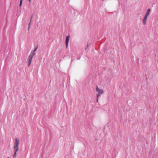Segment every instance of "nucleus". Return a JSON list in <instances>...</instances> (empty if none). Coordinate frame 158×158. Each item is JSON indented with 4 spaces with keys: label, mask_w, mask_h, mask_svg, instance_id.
Wrapping results in <instances>:
<instances>
[{
    "label": "nucleus",
    "mask_w": 158,
    "mask_h": 158,
    "mask_svg": "<svg viewBox=\"0 0 158 158\" xmlns=\"http://www.w3.org/2000/svg\"><path fill=\"white\" fill-rule=\"evenodd\" d=\"M38 46L35 47L33 51H31V53L28 58L27 60L28 64V66L29 67L30 65L31 64V62L32 59L34 56L35 55V52L37 50Z\"/></svg>",
    "instance_id": "1"
},
{
    "label": "nucleus",
    "mask_w": 158,
    "mask_h": 158,
    "mask_svg": "<svg viewBox=\"0 0 158 158\" xmlns=\"http://www.w3.org/2000/svg\"><path fill=\"white\" fill-rule=\"evenodd\" d=\"M96 91L98 92V94L97 95V97H99L104 93V90L103 89H99L97 86H96Z\"/></svg>",
    "instance_id": "2"
},
{
    "label": "nucleus",
    "mask_w": 158,
    "mask_h": 158,
    "mask_svg": "<svg viewBox=\"0 0 158 158\" xmlns=\"http://www.w3.org/2000/svg\"><path fill=\"white\" fill-rule=\"evenodd\" d=\"M15 142L14 147V149H19L18 146L19 143V140L18 138H15Z\"/></svg>",
    "instance_id": "3"
},
{
    "label": "nucleus",
    "mask_w": 158,
    "mask_h": 158,
    "mask_svg": "<svg viewBox=\"0 0 158 158\" xmlns=\"http://www.w3.org/2000/svg\"><path fill=\"white\" fill-rule=\"evenodd\" d=\"M151 10V9L150 8H148L147 9L146 14L143 18V20H147L148 16L149 15L150 13Z\"/></svg>",
    "instance_id": "4"
},
{
    "label": "nucleus",
    "mask_w": 158,
    "mask_h": 158,
    "mask_svg": "<svg viewBox=\"0 0 158 158\" xmlns=\"http://www.w3.org/2000/svg\"><path fill=\"white\" fill-rule=\"evenodd\" d=\"M70 36L68 35L66 37L65 39V45L67 48H68V46L69 42V41Z\"/></svg>",
    "instance_id": "5"
},
{
    "label": "nucleus",
    "mask_w": 158,
    "mask_h": 158,
    "mask_svg": "<svg viewBox=\"0 0 158 158\" xmlns=\"http://www.w3.org/2000/svg\"><path fill=\"white\" fill-rule=\"evenodd\" d=\"M14 150H15V153H14V155H13V157L14 158H15L16 157V156H17L16 152H18V151L19 149H14Z\"/></svg>",
    "instance_id": "6"
},
{
    "label": "nucleus",
    "mask_w": 158,
    "mask_h": 158,
    "mask_svg": "<svg viewBox=\"0 0 158 158\" xmlns=\"http://www.w3.org/2000/svg\"><path fill=\"white\" fill-rule=\"evenodd\" d=\"M142 23L143 25H145L146 24V20H143Z\"/></svg>",
    "instance_id": "7"
},
{
    "label": "nucleus",
    "mask_w": 158,
    "mask_h": 158,
    "mask_svg": "<svg viewBox=\"0 0 158 158\" xmlns=\"http://www.w3.org/2000/svg\"><path fill=\"white\" fill-rule=\"evenodd\" d=\"M23 2V0H20V4H19V6H21L22 5V3Z\"/></svg>",
    "instance_id": "8"
},
{
    "label": "nucleus",
    "mask_w": 158,
    "mask_h": 158,
    "mask_svg": "<svg viewBox=\"0 0 158 158\" xmlns=\"http://www.w3.org/2000/svg\"><path fill=\"white\" fill-rule=\"evenodd\" d=\"M31 20H30V22H29V23L28 24V30H29V29L30 26V24H31Z\"/></svg>",
    "instance_id": "9"
},
{
    "label": "nucleus",
    "mask_w": 158,
    "mask_h": 158,
    "mask_svg": "<svg viewBox=\"0 0 158 158\" xmlns=\"http://www.w3.org/2000/svg\"><path fill=\"white\" fill-rule=\"evenodd\" d=\"M97 102H98V99H99V97H97Z\"/></svg>",
    "instance_id": "10"
},
{
    "label": "nucleus",
    "mask_w": 158,
    "mask_h": 158,
    "mask_svg": "<svg viewBox=\"0 0 158 158\" xmlns=\"http://www.w3.org/2000/svg\"><path fill=\"white\" fill-rule=\"evenodd\" d=\"M28 1H29V2H31V0H28Z\"/></svg>",
    "instance_id": "11"
},
{
    "label": "nucleus",
    "mask_w": 158,
    "mask_h": 158,
    "mask_svg": "<svg viewBox=\"0 0 158 158\" xmlns=\"http://www.w3.org/2000/svg\"><path fill=\"white\" fill-rule=\"evenodd\" d=\"M7 158H9V157H8Z\"/></svg>",
    "instance_id": "12"
}]
</instances>
